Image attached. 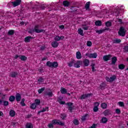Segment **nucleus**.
Wrapping results in <instances>:
<instances>
[{"mask_svg": "<svg viewBox=\"0 0 128 128\" xmlns=\"http://www.w3.org/2000/svg\"><path fill=\"white\" fill-rule=\"evenodd\" d=\"M10 116H12V118H14L16 116V112L14 110H10Z\"/></svg>", "mask_w": 128, "mask_h": 128, "instance_id": "18", "label": "nucleus"}, {"mask_svg": "<svg viewBox=\"0 0 128 128\" xmlns=\"http://www.w3.org/2000/svg\"><path fill=\"white\" fill-rule=\"evenodd\" d=\"M74 124H75L76 126H78V120L75 119L74 120Z\"/></svg>", "mask_w": 128, "mask_h": 128, "instance_id": "52", "label": "nucleus"}, {"mask_svg": "<svg viewBox=\"0 0 128 128\" xmlns=\"http://www.w3.org/2000/svg\"><path fill=\"white\" fill-rule=\"evenodd\" d=\"M62 4L65 8H68V6H70V3L68 0H64L62 2Z\"/></svg>", "mask_w": 128, "mask_h": 128, "instance_id": "9", "label": "nucleus"}, {"mask_svg": "<svg viewBox=\"0 0 128 128\" xmlns=\"http://www.w3.org/2000/svg\"><path fill=\"white\" fill-rule=\"evenodd\" d=\"M70 12H76L78 10V8L76 6H72L70 8Z\"/></svg>", "mask_w": 128, "mask_h": 128, "instance_id": "20", "label": "nucleus"}, {"mask_svg": "<svg viewBox=\"0 0 128 128\" xmlns=\"http://www.w3.org/2000/svg\"><path fill=\"white\" fill-rule=\"evenodd\" d=\"M34 38L32 36H28L24 38L25 42H30V40H32Z\"/></svg>", "mask_w": 128, "mask_h": 128, "instance_id": "10", "label": "nucleus"}, {"mask_svg": "<svg viewBox=\"0 0 128 128\" xmlns=\"http://www.w3.org/2000/svg\"><path fill=\"white\" fill-rule=\"evenodd\" d=\"M40 26L38 24H36L34 26V28L33 30H30L28 31V33L30 34H32L34 32H36V34H40V32L44 33L46 32V30L42 29H40Z\"/></svg>", "mask_w": 128, "mask_h": 128, "instance_id": "1", "label": "nucleus"}, {"mask_svg": "<svg viewBox=\"0 0 128 128\" xmlns=\"http://www.w3.org/2000/svg\"><path fill=\"white\" fill-rule=\"evenodd\" d=\"M52 46L53 48H58V43L56 42H54L52 43Z\"/></svg>", "mask_w": 128, "mask_h": 128, "instance_id": "27", "label": "nucleus"}, {"mask_svg": "<svg viewBox=\"0 0 128 128\" xmlns=\"http://www.w3.org/2000/svg\"><path fill=\"white\" fill-rule=\"evenodd\" d=\"M26 128H34V125L30 122L26 123Z\"/></svg>", "mask_w": 128, "mask_h": 128, "instance_id": "19", "label": "nucleus"}, {"mask_svg": "<svg viewBox=\"0 0 128 128\" xmlns=\"http://www.w3.org/2000/svg\"><path fill=\"white\" fill-rule=\"evenodd\" d=\"M38 82H44V79L42 78H40L38 79Z\"/></svg>", "mask_w": 128, "mask_h": 128, "instance_id": "61", "label": "nucleus"}, {"mask_svg": "<svg viewBox=\"0 0 128 128\" xmlns=\"http://www.w3.org/2000/svg\"><path fill=\"white\" fill-rule=\"evenodd\" d=\"M118 104L119 106H121V108H124V103L122 102H118Z\"/></svg>", "mask_w": 128, "mask_h": 128, "instance_id": "36", "label": "nucleus"}, {"mask_svg": "<svg viewBox=\"0 0 128 128\" xmlns=\"http://www.w3.org/2000/svg\"><path fill=\"white\" fill-rule=\"evenodd\" d=\"M15 100H16V97H14V96H10L9 98L10 102H14Z\"/></svg>", "mask_w": 128, "mask_h": 128, "instance_id": "35", "label": "nucleus"}, {"mask_svg": "<svg viewBox=\"0 0 128 128\" xmlns=\"http://www.w3.org/2000/svg\"><path fill=\"white\" fill-rule=\"evenodd\" d=\"M58 102H59V104H66L64 102L61 101L60 100H58Z\"/></svg>", "mask_w": 128, "mask_h": 128, "instance_id": "59", "label": "nucleus"}, {"mask_svg": "<svg viewBox=\"0 0 128 128\" xmlns=\"http://www.w3.org/2000/svg\"><path fill=\"white\" fill-rule=\"evenodd\" d=\"M78 34H80V36H84V30H82V28H78Z\"/></svg>", "mask_w": 128, "mask_h": 128, "instance_id": "29", "label": "nucleus"}, {"mask_svg": "<svg viewBox=\"0 0 128 128\" xmlns=\"http://www.w3.org/2000/svg\"><path fill=\"white\" fill-rule=\"evenodd\" d=\"M90 2H88L85 4V8L86 10H88L90 8Z\"/></svg>", "mask_w": 128, "mask_h": 128, "instance_id": "25", "label": "nucleus"}, {"mask_svg": "<svg viewBox=\"0 0 128 128\" xmlns=\"http://www.w3.org/2000/svg\"><path fill=\"white\" fill-rule=\"evenodd\" d=\"M59 28H60V30H64V25L60 26Z\"/></svg>", "mask_w": 128, "mask_h": 128, "instance_id": "62", "label": "nucleus"}, {"mask_svg": "<svg viewBox=\"0 0 128 128\" xmlns=\"http://www.w3.org/2000/svg\"><path fill=\"white\" fill-rule=\"evenodd\" d=\"M86 116H88L87 114H86L84 116H82V120H86Z\"/></svg>", "mask_w": 128, "mask_h": 128, "instance_id": "55", "label": "nucleus"}, {"mask_svg": "<svg viewBox=\"0 0 128 128\" xmlns=\"http://www.w3.org/2000/svg\"><path fill=\"white\" fill-rule=\"evenodd\" d=\"M93 110L94 112H96L98 110V107L94 106Z\"/></svg>", "mask_w": 128, "mask_h": 128, "instance_id": "53", "label": "nucleus"}, {"mask_svg": "<svg viewBox=\"0 0 128 128\" xmlns=\"http://www.w3.org/2000/svg\"><path fill=\"white\" fill-rule=\"evenodd\" d=\"M18 76V74L16 72H12L10 74V76H12V78H16Z\"/></svg>", "mask_w": 128, "mask_h": 128, "instance_id": "31", "label": "nucleus"}, {"mask_svg": "<svg viewBox=\"0 0 128 128\" xmlns=\"http://www.w3.org/2000/svg\"><path fill=\"white\" fill-rule=\"evenodd\" d=\"M4 106H8V101H4L3 102Z\"/></svg>", "mask_w": 128, "mask_h": 128, "instance_id": "56", "label": "nucleus"}, {"mask_svg": "<svg viewBox=\"0 0 128 128\" xmlns=\"http://www.w3.org/2000/svg\"><path fill=\"white\" fill-rule=\"evenodd\" d=\"M35 102V104L36 106H39L40 104V100H38V99H36L34 100Z\"/></svg>", "mask_w": 128, "mask_h": 128, "instance_id": "37", "label": "nucleus"}, {"mask_svg": "<svg viewBox=\"0 0 128 128\" xmlns=\"http://www.w3.org/2000/svg\"><path fill=\"white\" fill-rule=\"evenodd\" d=\"M60 92H61V94H66L68 91L66 90V89L64 88H60Z\"/></svg>", "mask_w": 128, "mask_h": 128, "instance_id": "28", "label": "nucleus"}, {"mask_svg": "<svg viewBox=\"0 0 128 128\" xmlns=\"http://www.w3.org/2000/svg\"><path fill=\"white\" fill-rule=\"evenodd\" d=\"M105 24L106 26L110 27V26H112V22H110L108 21L106 22Z\"/></svg>", "mask_w": 128, "mask_h": 128, "instance_id": "45", "label": "nucleus"}, {"mask_svg": "<svg viewBox=\"0 0 128 128\" xmlns=\"http://www.w3.org/2000/svg\"><path fill=\"white\" fill-rule=\"evenodd\" d=\"M86 56L90 58H96L98 54L96 53L94 54H86Z\"/></svg>", "mask_w": 128, "mask_h": 128, "instance_id": "6", "label": "nucleus"}, {"mask_svg": "<svg viewBox=\"0 0 128 128\" xmlns=\"http://www.w3.org/2000/svg\"><path fill=\"white\" fill-rule=\"evenodd\" d=\"M92 96V94H83L80 96V98L81 100H84V98H89V96Z\"/></svg>", "mask_w": 128, "mask_h": 128, "instance_id": "11", "label": "nucleus"}, {"mask_svg": "<svg viewBox=\"0 0 128 128\" xmlns=\"http://www.w3.org/2000/svg\"><path fill=\"white\" fill-rule=\"evenodd\" d=\"M60 117L62 118V120H64L66 118V114H61Z\"/></svg>", "mask_w": 128, "mask_h": 128, "instance_id": "47", "label": "nucleus"}, {"mask_svg": "<svg viewBox=\"0 0 128 128\" xmlns=\"http://www.w3.org/2000/svg\"><path fill=\"white\" fill-rule=\"evenodd\" d=\"M108 118L106 117H103L101 120V122L102 124H106V122H108Z\"/></svg>", "mask_w": 128, "mask_h": 128, "instance_id": "21", "label": "nucleus"}, {"mask_svg": "<svg viewBox=\"0 0 128 128\" xmlns=\"http://www.w3.org/2000/svg\"><path fill=\"white\" fill-rule=\"evenodd\" d=\"M101 108L103 109H106V108H108V104H106V103L101 104Z\"/></svg>", "mask_w": 128, "mask_h": 128, "instance_id": "32", "label": "nucleus"}, {"mask_svg": "<svg viewBox=\"0 0 128 128\" xmlns=\"http://www.w3.org/2000/svg\"><path fill=\"white\" fill-rule=\"evenodd\" d=\"M13 34H14V30H9L8 32V35L12 36Z\"/></svg>", "mask_w": 128, "mask_h": 128, "instance_id": "26", "label": "nucleus"}, {"mask_svg": "<svg viewBox=\"0 0 128 128\" xmlns=\"http://www.w3.org/2000/svg\"><path fill=\"white\" fill-rule=\"evenodd\" d=\"M0 96L2 98V100H4V98H6V94H3L2 93H0Z\"/></svg>", "mask_w": 128, "mask_h": 128, "instance_id": "54", "label": "nucleus"}, {"mask_svg": "<svg viewBox=\"0 0 128 128\" xmlns=\"http://www.w3.org/2000/svg\"><path fill=\"white\" fill-rule=\"evenodd\" d=\"M22 4V0H15L14 2H10V4H12L13 8L18 6Z\"/></svg>", "mask_w": 128, "mask_h": 128, "instance_id": "3", "label": "nucleus"}, {"mask_svg": "<svg viewBox=\"0 0 128 128\" xmlns=\"http://www.w3.org/2000/svg\"><path fill=\"white\" fill-rule=\"evenodd\" d=\"M112 55L108 54L104 56L103 60L105 62H108V60H110V58H112Z\"/></svg>", "mask_w": 128, "mask_h": 128, "instance_id": "8", "label": "nucleus"}, {"mask_svg": "<svg viewBox=\"0 0 128 128\" xmlns=\"http://www.w3.org/2000/svg\"><path fill=\"white\" fill-rule=\"evenodd\" d=\"M58 120H52V124H58Z\"/></svg>", "mask_w": 128, "mask_h": 128, "instance_id": "50", "label": "nucleus"}, {"mask_svg": "<svg viewBox=\"0 0 128 128\" xmlns=\"http://www.w3.org/2000/svg\"><path fill=\"white\" fill-rule=\"evenodd\" d=\"M46 66H50V68H52V62L48 61L46 62Z\"/></svg>", "mask_w": 128, "mask_h": 128, "instance_id": "39", "label": "nucleus"}, {"mask_svg": "<svg viewBox=\"0 0 128 128\" xmlns=\"http://www.w3.org/2000/svg\"><path fill=\"white\" fill-rule=\"evenodd\" d=\"M124 68H126V66L124 64H120L118 65V68L120 70H124Z\"/></svg>", "mask_w": 128, "mask_h": 128, "instance_id": "34", "label": "nucleus"}, {"mask_svg": "<svg viewBox=\"0 0 128 128\" xmlns=\"http://www.w3.org/2000/svg\"><path fill=\"white\" fill-rule=\"evenodd\" d=\"M20 58L23 62H26L28 60V58L24 56H20Z\"/></svg>", "mask_w": 128, "mask_h": 128, "instance_id": "22", "label": "nucleus"}, {"mask_svg": "<svg viewBox=\"0 0 128 128\" xmlns=\"http://www.w3.org/2000/svg\"><path fill=\"white\" fill-rule=\"evenodd\" d=\"M104 116H108V114H110V110H106L104 112Z\"/></svg>", "mask_w": 128, "mask_h": 128, "instance_id": "48", "label": "nucleus"}, {"mask_svg": "<svg viewBox=\"0 0 128 128\" xmlns=\"http://www.w3.org/2000/svg\"><path fill=\"white\" fill-rule=\"evenodd\" d=\"M74 60H72L68 62V66H70V68H72V66H74Z\"/></svg>", "mask_w": 128, "mask_h": 128, "instance_id": "12", "label": "nucleus"}, {"mask_svg": "<svg viewBox=\"0 0 128 128\" xmlns=\"http://www.w3.org/2000/svg\"><path fill=\"white\" fill-rule=\"evenodd\" d=\"M92 43L90 41H88L86 43L87 46H92Z\"/></svg>", "mask_w": 128, "mask_h": 128, "instance_id": "49", "label": "nucleus"}, {"mask_svg": "<svg viewBox=\"0 0 128 128\" xmlns=\"http://www.w3.org/2000/svg\"><path fill=\"white\" fill-rule=\"evenodd\" d=\"M58 64L56 62H54L52 63V68H57Z\"/></svg>", "mask_w": 128, "mask_h": 128, "instance_id": "40", "label": "nucleus"}, {"mask_svg": "<svg viewBox=\"0 0 128 128\" xmlns=\"http://www.w3.org/2000/svg\"><path fill=\"white\" fill-rule=\"evenodd\" d=\"M116 78V75H113L111 77L108 78V77H106V80L107 82H114Z\"/></svg>", "mask_w": 128, "mask_h": 128, "instance_id": "5", "label": "nucleus"}, {"mask_svg": "<svg viewBox=\"0 0 128 128\" xmlns=\"http://www.w3.org/2000/svg\"><path fill=\"white\" fill-rule=\"evenodd\" d=\"M76 58L78 60H80L82 58V54H80V52H76Z\"/></svg>", "mask_w": 128, "mask_h": 128, "instance_id": "15", "label": "nucleus"}, {"mask_svg": "<svg viewBox=\"0 0 128 128\" xmlns=\"http://www.w3.org/2000/svg\"><path fill=\"white\" fill-rule=\"evenodd\" d=\"M91 66L92 68V72H96V64L92 63Z\"/></svg>", "mask_w": 128, "mask_h": 128, "instance_id": "33", "label": "nucleus"}, {"mask_svg": "<svg viewBox=\"0 0 128 128\" xmlns=\"http://www.w3.org/2000/svg\"><path fill=\"white\" fill-rule=\"evenodd\" d=\"M20 55H15L14 58V60H18V58H20Z\"/></svg>", "mask_w": 128, "mask_h": 128, "instance_id": "60", "label": "nucleus"}, {"mask_svg": "<svg viewBox=\"0 0 128 128\" xmlns=\"http://www.w3.org/2000/svg\"><path fill=\"white\" fill-rule=\"evenodd\" d=\"M54 40H56V42H60V36H56L54 38Z\"/></svg>", "mask_w": 128, "mask_h": 128, "instance_id": "44", "label": "nucleus"}, {"mask_svg": "<svg viewBox=\"0 0 128 128\" xmlns=\"http://www.w3.org/2000/svg\"><path fill=\"white\" fill-rule=\"evenodd\" d=\"M104 30H108V28H106V29H103V30H96V33L98 34H102Z\"/></svg>", "mask_w": 128, "mask_h": 128, "instance_id": "13", "label": "nucleus"}, {"mask_svg": "<svg viewBox=\"0 0 128 128\" xmlns=\"http://www.w3.org/2000/svg\"><path fill=\"white\" fill-rule=\"evenodd\" d=\"M82 28L84 30H88V26H86V25H82Z\"/></svg>", "mask_w": 128, "mask_h": 128, "instance_id": "41", "label": "nucleus"}, {"mask_svg": "<svg viewBox=\"0 0 128 128\" xmlns=\"http://www.w3.org/2000/svg\"><path fill=\"white\" fill-rule=\"evenodd\" d=\"M57 124H59V126H64V122H62V121H60V120H58Z\"/></svg>", "mask_w": 128, "mask_h": 128, "instance_id": "42", "label": "nucleus"}, {"mask_svg": "<svg viewBox=\"0 0 128 128\" xmlns=\"http://www.w3.org/2000/svg\"><path fill=\"white\" fill-rule=\"evenodd\" d=\"M96 124H93L90 128H96Z\"/></svg>", "mask_w": 128, "mask_h": 128, "instance_id": "64", "label": "nucleus"}, {"mask_svg": "<svg viewBox=\"0 0 128 128\" xmlns=\"http://www.w3.org/2000/svg\"><path fill=\"white\" fill-rule=\"evenodd\" d=\"M20 104H22V106H26V104H24V98H22V101L20 102Z\"/></svg>", "mask_w": 128, "mask_h": 128, "instance_id": "46", "label": "nucleus"}, {"mask_svg": "<svg viewBox=\"0 0 128 128\" xmlns=\"http://www.w3.org/2000/svg\"><path fill=\"white\" fill-rule=\"evenodd\" d=\"M82 64L83 66H90V60L88 59H84L82 62Z\"/></svg>", "mask_w": 128, "mask_h": 128, "instance_id": "7", "label": "nucleus"}, {"mask_svg": "<svg viewBox=\"0 0 128 128\" xmlns=\"http://www.w3.org/2000/svg\"><path fill=\"white\" fill-rule=\"evenodd\" d=\"M44 90V88H42L38 90V94H42Z\"/></svg>", "mask_w": 128, "mask_h": 128, "instance_id": "58", "label": "nucleus"}, {"mask_svg": "<svg viewBox=\"0 0 128 128\" xmlns=\"http://www.w3.org/2000/svg\"><path fill=\"white\" fill-rule=\"evenodd\" d=\"M66 105L68 106L69 110H70V112H72V102L67 103Z\"/></svg>", "mask_w": 128, "mask_h": 128, "instance_id": "14", "label": "nucleus"}, {"mask_svg": "<svg viewBox=\"0 0 128 128\" xmlns=\"http://www.w3.org/2000/svg\"><path fill=\"white\" fill-rule=\"evenodd\" d=\"M116 60H118V58H116V57L114 56L112 59V64H115L116 62Z\"/></svg>", "mask_w": 128, "mask_h": 128, "instance_id": "30", "label": "nucleus"}, {"mask_svg": "<svg viewBox=\"0 0 128 128\" xmlns=\"http://www.w3.org/2000/svg\"><path fill=\"white\" fill-rule=\"evenodd\" d=\"M126 30L123 26L120 27L118 32V36H126Z\"/></svg>", "mask_w": 128, "mask_h": 128, "instance_id": "2", "label": "nucleus"}, {"mask_svg": "<svg viewBox=\"0 0 128 128\" xmlns=\"http://www.w3.org/2000/svg\"><path fill=\"white\" fill-rule=\"evenodd\" d=\"M102 24V22L101 20H98L95 22V25L97 26H100Z\"/></svg>", "mask_w": 128, "mask_h": 128, "instance_id": "16", "label": "nucleus"}, {"mask_svg": "<svg viewBox=\"0 0 128 128\" xmlns=\"http://www.w3.org/2000/svg\"><path fill=\"white\" fill-rule=\"evenodd\" d=\"M48 112V107L43 108L42 110L38 112V114H40V112Z\"/></svg>", "mask_w": 128, "mask_h": 128, "instance_id": "17", "label": "nucleus"}, {"mask_svg": "<svg viewBox=\"0 0 128 128\" xmlns=\"http://www.w3.org/2000/svg\"><path fill=\"white\" fill-rule=\"evenodd\" d=\"M36 104L33 103L31 104L30 106V108L32 110H36Z\"/></svg>", "mask_w": 128, "mask_h": 128, "instance_id": "38", "label": "nucleus"}, {"mask_svg": "<svg viewBox=\"0 0 128 128\" xmlns=\"http://www.w3.org/2000/svg\"><path fill=\"white\" fill-rule=\"evenodd\" d=\"M122 40L120 39H114L112 40L113 44H120Z\"/></svg>", "mask_w": 128, "mask_h": 128, "instance_id": "24", "label": "nucleus"}, {"mask_svg": "<svg viewBox=\"0 0 128 128\" xmlns=\"http://www.w3.org/2000/svg\"><path fill=\"white\" fill-rule=\"evenodd\" d=\"M115 112L116 114H120V110L118 109V108H116L115 110Z\"/></svg>", "mask_w": 128, "mask_h": 128, "instance_id": "51", "label": "nucleus"}, {"mask_svg": "<svg viewBox=\"0 0 128 128\" xmlns=\"http://www.w3.org/2000/svg\"><path fill=\"white\" fill-rule=\"evenodd\" d=\"M48 128H54V124L52 123H50L48 124Z\"/></svg>", "mask_w": 128, "mask_h": 128, "instance_id": "57", "label": "nucleus"}, {"mask_svg": "<svg viewBox=\"0 0 128 128\" xmlns=\"http://www.w3.org/2000/svg\"><path fill=\"white\" fill-rule=\"evenodd\" d=\"M57 124H59V126H64V122H62V121H60V120H58Z\"/></svg>", "mask_w": 128, "mask_h": 128, "instance_id": "43", "label": "nucleus"}, {"mask_svg": "<svg viewBox=\"0 0 128 128\" xmlns=\"http://www.w3.org/2000/svg\"><path fill=\"white\" fill-rule=\"evenodd\" d=\"M48 96H52V92H49L47 94Z\"/></svg>", "mask_w": 128, "mask_h": 128, "instance_id": "63", "label": "nucleus"}, {"mask_svg": "<svg viewBox=\"0 0 128 128\" xmlns=\"http://www.w3.org/2000/svg\"><path fill=\"white\" fill-rule=\"evenodd\" d=\"M82 64V60H77L74 61V68H80V66Z\"/></svg>", "mask_w": 128, "mask_h": 128, "instance_id": "4", "label": "nucleus"}, {"mask_svg": "<svg viewBox=\"0 0 128 128\" xmlns=\"http://www.w3.org/2000/svg\"><path fill=\"white\" fill-rule=\"evenodd\" d=\"M22 99V96L20 94H18L16 96V100L17 102H20Z\"/></svg>", "mask_w": 128, "mask_h": 128, "instance_id": "23", "label": "nucleus"}]
</instances>
